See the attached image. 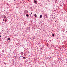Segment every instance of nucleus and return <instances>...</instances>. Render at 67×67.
<instances>
[{
  "mask_svg": "<svg viewBox=\"0 0 67 67\" xmlns=\"http://www.w3.org/2000/svg\"><path fill=\"white\" fill-rule=\"evenodd\" d=\"M24 53H24L25 54H28L29 53V51H28L27 50H25L24 51Z\"/></svg>",
  "mask_w": 67,
  "mask_h": 67,
  "instance_id": "1",
  "label": "nucleus"
},
{
  "mask_svg": "<svg viewBox=\"0 0 67 67\" xmlns=\"http://www.w3.org/2000/svg\"><path fill=\"white\" fill-rule=\"evenodd\" d=\"M24 12V14H27L28 13V11L27 10H26Z\"/></svg>",
  "mask_w": 67,
  "mask_h": 67,
  "instance_id": "2",
  "label": "nucleus"
},
{
  "mask_svg": "<svg viewBox=\"0 0 67 67\" xmlns=\"http://www.w3.org/2000/svg\"><path fill=\"white\" fill-rule=\"evenodd\" d=\"M44 16L45 18H47V14H45L44 15Z\"/></svg>",
  "mask_w": 67,
  "mask_h": 67,
  "instance_id": "3",
  "label": "nucleus"
},
{
  "mask_svg": "<svg viewBox=\"0 0 67 67\" xmlns=\"http://www.w3.org/2000/svg\"><path fill=\"white\" fill-rule=\"evenodd\" d=\"M8 40H9V41H11V39L10 38H8L7 39V41H8Z\"/></svg>",
  "mask_w": 67,
  "mask_h": 67,
  "instance_id": "4",
  "label": "nucleus"
},
{
  "mask_svg": "<svg viewBox=\"0 0 67 67\" xmlns=\"http://www.w3.org/2000/svg\"><path fill=\"white\" fill-rule=\"evenodd\" d=\"M34 15V16H35V17H36V16H37L36 14H35Z\"/></svg>",
  "mask_w": 67,
  "mask_h": 67,
  "instance_id": "5",
  "label": "nucleus"
},
{
  "mask_svg": "<svg viewBox=\"0 0 67 67\" xmlns=\"http://www.w3.org/2000/svg\"><path fill=\"white\" fill-rule=\"evenodd\" d=\"M34 3H36V2H37L36 1H35V0H34Z\"/></svg>",
  "mask_w": 67,
  "mask_h": 67,
  "instance_id": "6",
  "label": "nucleus"
},
{
  "mask_svg": "<svg viewBox=\"0 0 67 67\" xmlns=\"http://www.w3.org/2000/svg\"><path fill=\"white\" fill-rule=\"evenodd\" d=\"M26 16H27V17H29V15H28V14H26Z\"/></svg>",
  "mask_w": 67,
  "mask_h": 67,
  "instance_id": "7",
  "label": "nucleus"
},
{
  "mask_svg": "<svg viewBox=\"0 0 67 67\" xmlns=\"http://www.w3.org/2000/svg\"><path fill=\"white\" fill-rule=\"evenodd\" d=\"M55 3H57V0H55Z\"/></svg>",
  "mask_w": 67,
  "mask_h": 67,
  "instance_id": "8",
  "label": "nucleus"
},
{
  "mask_svg": "<svg viewBox=\"0 0 67 67\" xmlns=\"http://www.w3.org/2000/svg\"><path fill=\"white\" fill-rule=\"evenodd\" d=\"M40 18H42V15H40Z\"/></svg>",
  "mask_w": 67,
  "mask_h": 67,
  "instance_id": "9",
  "label": "nucleus"
},
{
  "mask_svg": "<svg viewBox=\"0 0 67 67\" xmlns=\"http://www.w3.org/2000/svg\"><path fill=\"white\" fill-rule=\"evenodd\" d=\"M20 54H21V55H23V53L21 52Z\"/></svg>",
  "mask_w": 67,
  "mask_h": 67,
  "instance_id": "10",
  "label": "nucleus"
},
{
  "mask_svg": "<svg viewBox=\"0 0 67 67\" xmlns=\"http://www.w3.org/2000/svg\"><path fill=\"white\" fill-rule=\"evenodd\" d=\"M3 20H4V21H7V20L5 19H4Z\"/></svg>",
  "mask_w": 67,
  "mask_h": 67,
  "instance_id": "11",
  "label": "nucleus"
},
{
  "mask_svg": "<svg viewBox=\"0 0 67 67\" xmlns=\"http://www.w3.org/2000/svg\"><path fill=\"white\" fill-rule=\"evenodd\" d=\"M4 18H6V16L5 15H4Z\"/></svg>",
  "mask_w": 67,
  "mask_h": 67,
  "instance_id": "12",
  "label": "nucleus"
},
{
  "mask_svg": "<svg viewBox=\"0 0 67 67\" xmlns=\"http://www.w3.org/2000/svg\"><path fill=\"white\" fill-rule=\"evenodd\" d=\"M23 59H25V57H23Z\"/></svg>",
  "mask_w": 67,
  "mask_h": 67,
  "instance_id": "13",
  "label": "nucleus"
},
{
  "mask_svg": "<svg viewBox=\"0 0 67 67\" xmlns=\"http://www.w3.org/2000/svg\"><path fill=\"white\" fill-rule=\"evenodd\" d=\"M52 36H55V35H54V34H53Z\"/></svg>",
  "mask_w": 67,
  "mask_h": 67,
  "instance_id": "14",
  "label": "nucleus"
},
{
  "mask_svg": "<svg viewBox=\"0 0 67 67\" xmlns=\"http://www.w3.org/2000/svg\"><path fill=\"white\" fill-rule=\"evenodd\" d=\"M4 50H2V52H4Z\"/></svg>",
  "mask_w": 67,
  "mask_h": 67,
  "instance_id": "15",
  "label": "nucleus"
},
{
  "mask_svg": "<svg viewBox=\"0 0 67 67\" xmlns=\"http://www.w3.org/2000/svg\"><path fill=\"white\" fill-rule=\"evenodd\" d=\"M24 56H26V54H24Z\"/></svg>",
  "mask_w": 67,
  "mask_h": 67,
  "instance_id": "16",
  "label": "nucleus"
},
{
  "mask_svg": "<svg viewBox=\"0 0 67 67\" xmlns=\"http://www.w3.org/2000/svg\"><path fill=\"white\" fill-rule=\"evenodd\" d=\"M6 64V63H4V64Z\"/></svg>",
  "mask_w": 67,
  "mask_h": 67,
  "instance_id": "17",
  "label": "nucleus"
},
{
  "mask_svg": "<svg viewBox=\"0 0 67 67\" xmlns=\"http://www.w3.org/2000/svg\"><path fill=\"white\" fill-rule=\"evenodd\" d=\"M32 13H31V14H32Z\"/></svg>",
  "mask_w": 67,
  "mask_h": 67,
  "instance_id": "18",
  "label": "nucleus"
},
{
  "mask_svg": "<svg viewBox=\"0 0 67 67\" xmlns=\"http://www.w3.org/2000/svg\"><path fill=\"white\" fill-rule=\"evenodd\" d=\"M2 16H4V15L3 14V15H2Z\"/></svg>",
  "mask_w": 67,
  "mask_h": 67,
  "instance_id": "19",
  "label": "nucleus"
},
{
  "mask_svg": "<svg viewBox=\"0 0 67 67\" xmlns=\"http://www.w3.org/2000/svg\"><path fill=\"white\" fill-rule=\"evenodd\" d=\"M5 22H7V21H6L5 20Z\"/></svg>",
  "mask_w": 67,
  "mask_h": 67,
  "instance_id": "20",
  "label": "nucleus"
},
{
  "mask_svg": "<svg viewBox=\"0 0 67 67\" xmlns=\"http://www.w3.org/2000/svg\"><path fill=\"white\" fill-rule=\"evenodd\" d=\"M16 45H18V44H16Z\"/></svg>",
  "mask_w": 67,
  "mask_h": 67,
  "instance_id": "21",
  "label": "nucleus"
},
{
  "mask_svg": "<svg viewBox=\"0 0 67 67\" xmlns=\"http://www.w3.org/2000/svg\"><path fill=\"white\" fill-rule=\"evenodd\" d=\"M50 58H52V57H50Z\"/></svg>",
  "mask_w": 67,
  "mask_h": 67,
  "instance_id": "22",
  "label": "nucleus"
},
{
  "mask_svg": "<svg viewBox=\"0 0 67 67\" xmlns=\"http://www.w3.org/2000/svg\"><path fill=\"white\" fill-rule=\"evenodd\" d=\"M1 37V36H0V37Z\"/></svg>",
  "mask_w": 67,
  "mask_h": 67,
  "instance_id": "23",
  "label": "nucleus"
},
{
  "mask_svg": "<svg viewBox=\"0 0 67 67\" xmlns=\"http://www.w3.org/2000/svg\"><path fill=\"white\" fill-rule=\"evenodd\" d=\"M9 42H10V41H8Z\"/></svg>",
  "mask_w": 67,
  "mask_h": 67,
  "instance_id": "24",
  "label": "nucleus"
}]
</instances>
